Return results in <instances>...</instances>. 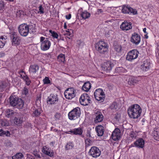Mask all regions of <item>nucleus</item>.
Returning a JSON list of instances; mask_svg holds the SVG:
<instances>
[{
	"mask_svg": "<svg viewBox=\"0 0 159 159\" xmlns=\"http://www.w3.org/2000/svg\"><path fill=\"white\" fill-rule=\"evenodd\" d=\"M39 68V66L37 65H31L29 69L30 73L34 74L38 71Z\"/></svg>",
	"mask_w": 159,
	"mask_h": 159,
	"instance_id": "393cba45",
	"label": "nucleus"
},
{
	"mask_svg": "<svg viewBox=\"0 0 159 159\" xmlns=\"http://www.w3.org/2000/svg\"><path fill=\"white\" fill-rule=\"evenodd\" d=\"M34 114L35 116H38L40 115V112L38 110H36L34 111Z\"/></svg>",
	"mask_w": 159,
	"mask_h": 159,
	"instance_id": "603ef678",
	"label": "nucleus"
},
{
	"mask_svg": "<svg viewBox=\"0 0 159 159\" xmlns=\"http://www.w3.org/2000/svg\"><path fill=\"white\" fill-rule=\"evenodd\" d=\"M91 85L89 81L85 82L83 85L82 89L85 92H88L91 88Z\"/></svg>",
	"mask_w": 159,
	"mask_h": 159,
	"instance_id": "cd10ccee",
	"label": "nucleus"
},
{
	"mask_svg": "<svg viewBox=\"0 0 159 159\" xmlns=\"http://www.w3.org/2000/svg\"><path fill=\"white\" fill-rule=\"evenodd\" d=\"M95 117L94 119V122L98 123L101 122L103 120V116L102 113L99 111H97L95 113Z\"/></svg>",
	"mask_w": 159,
	"mask_h": 159,
	"instance_id": "aec40b11",
	"label": "nucleus"
},
{
	"mask_svg": "<svg viewBox=\"0 0 159 159\" xmlns=\"http://www.w3.org/2000/svg\"><path fill=\"white\" fill-rule=\"evenodd\" d=\"M157 53H158V56H159V49L158 51L157 52Z\"/></svg>",
	"mask_w": 159,
	"mask_h": 159,
	"instance_id": "338daca9",
	"label": "nucleus"
},
{
	"mask_svg": "<svg viewBox=\"0 0 159 159\" xmlns=\"http://www.w3.org/2000/svg\"><path fill=\"white\" fill-rule=\"evenodd\" d=\"M58 100L57 95L52 94L48 97L47 103L48 104H54L57 103Z\"/></svg>",
	"mask_w": 159,
	"mask_h": 159,
	"instance_id": "ddd939ff",
	"label": "nucleus"
},
{
	"mask_svg": "<svg viewBox=\"0 0 159 159\" xmlns=\"http://www.w3.org/2000/svg\"><path fill=\"white\" fill-rule=\"evenodd\" d=\"M112 34L113 31L111 30H110L106 33L105 36L107 37H108L111 36Z\"/></svg>",
	"mask_w": 159,
	"mask_h": 159,
	"instance_id": "de8ad7c7",
	"label": "nucleus"
},
{
	"mask_svg": "<svg viewBox=\"0 0 159 159\" xmlns=\"http://www.w3.org/2000/svg\"><path fill=\"white\" fill-rule=\"evenodd\" d=\"M4 7V4L3 2H0V10L2 9Z\"/></svg>",
	"mask_w": 159,
	"mask_h": 159,
	"instance_id": "5fc2aeb1",
	"label": "nucleus"
},
{
	"mask_svg": "<svg viewBox=\"0 0 159 159\" xmlns=\"http://www.w3.org/2000/svg\"><path fill=\"white\" fill-rule=\"evenodd\" d=\"M42 152L44 153L50 157H53L54 155V152L53 151L51 152L49 148L46 146L43 147Z\"/></svg>",
	"mask_w": 159,
	"mask_h": 159,
	"instance_id": "5701e85b",
	"label": "nucleus"
},
{
	"mask_svg": "<svg viewBox=\"0 0 159 159\" xmlns=\"http://www.w3.org/2000/svg\"><path fill=\"white\" fill-rule=\"evenodd\" d=\"M80 15L82 18L84 19L89 18L90 16V14L86 11L82 12Z\"/></svg>",
	"mask_w": 159,
	"mask_h": 159,
	"instance_id": "c756f323",
	"label": "nucleus"
},
{
	"mask_svg": "<svg viewBox=\"0 0 159 159\" xmlns=\"http://www.w3.org/2000/svg\"><path fill=\"white\" fill-rule=\"evenodd\" d=\"M85 142L86 147H88L89 146H92L93 144L92 141L89 139H85Z\"/></svg>",
	"mask_w": 159,
	"mask_h": 159,
	"instance_id": "58836bf2",
	"label": "nucleus"
},
{
	"mask_svg": "<svg viewBox=\"0 0 159 159\" xmlns=\"http://www.w3.org/2000/svg\"><path fill=\"white\" fill-rule=\"evenodd\" d=\"M60 117H61V114L59 113H56V114L55 115V117L57 120L59 119Z\"/></svg>",
	"mask_w": 159,
	"mask_h": 159,
	"instance_id": "3c124183",
	"label": "nucleus"
},
{
	"mask_svg": "<svg viewBox=\"0 0 159 159\" xmlns=\"http://www.w3.org/2000/svg\"><path fill=\"white\" fill-rule=\"evenodd\" d=\"M101 153L100 150L98 148L95 146L92 147L89 152V155L95 158L99 157Z\"/></svg>",
	"mask_w": 159,
	"mask_h": 159,
	"instance_id": "9d476101",
	"label": "nucleus"
},
{
	"mask_svg": "<svg viewBox=\"0 0 159 159\" xmlns=\"http://www.w3.org/2000/svg\"><path fill=\"white\" fill-rule=\"evenodd\" d=\"M79 100L80 104L83 106L88 105L91 101L89 96L86 93L82 95L80 97Z\"/></svg>",
	"mask_w": 159,
	"mask_h": 159,
	"instance_id": "1a4fd4ad",
	"label": "nucleus"
},
{
	"mask_svg": "<svg viewBox=\"0 0 159 159\" xmlns=\"http://www.w3.org/2000/svg\"><path fill=\"white\" fill-rule=\"evenodd\" d=\"M139 54V52L137 50H133L127 53L126 59L127 61L132 62L138 57Z\"/></svg>",
	"mask_w": 159,
	"mask_h": 159,
	"instance_id": "0eeeda50",
	"label": "nucleus"
},
{
	"mask_svg": "<svg viewBox=\"0 0 159 159\" xmlns=\"http://www.w3.org/2000/svg\"><path fill=\"white\" fill-rule=\"evenodd\" d=\"M64 28L65 29H66L67 25H66V22H65L64 24Z\"/></svg>",
	"mask_w": 159,
	"mask_h": 159,
	"instance_id": "680f3d73",
	"label": "nucleus"
},
{
	"mask_svg": "<svg viewBox=\"0 0 159 159\" xmlns=\"http://www.w3.org/2000/svg\"><path fill=\"white\" fill-rule=\"evenodd\" d=\"M98 135L99 136H102L104 132V129L103 126L101 125L97 126L95 128Z\"/></svg>",
	"mask_w": 159,
	"mask_h": 159,
	"instance_id": "a878e982",
	"label": "nucleus"
},
{
	"mask_svg": "<svg viewBox=\"0 0 159 159\" xmlns=\"http://www.w3.org/2000/svg\"><path fill=\"white\" fill-rule=\"evenodd\" d=\"M0 124L2 126H7L9 125L8 122L6 120H1L0 121Z\"/></svg>",
	"mask_w": 159,
	"mask_h": 159,
	"instance_id": "ea45409f",
	"label": "nucleus"
},
{
	"mask_svg": "<svg viewBox=\"0 0 159 159\" xmlns=\"http://www.w3.org/2000/svg\"><path fill=\"white\" fill-rule=\"evenodd\" d=\"M134 144L135 147L139 148H143L144 145V141L141 138L137 139L134 142Z\"/></svg>",
	"mask_w": 159,
	"mask_h": 159,
	"instance_id": "4be33fe9",
	"label": "nucleus"
},
{
	"mask_svg": "<svg viewBox=\"0 0 159 159\" xmlns=\"http://www.w3.org/2000/svg\"><path fill=\"white\" fill-rule=\"evenodd\" d=\"M33 154L36 157L39 158L40 157L39 150H34L33 152Z\"/></svg>",
	"mask_w": 159,
	"mask_h": 159,
	"instance_id": "a18cd8bd",
	"label": "nucleus"
},
{
	"mask_svg": "<svg viewBox=\"0 0 159 159\" xmlns=\"http://www.w3.org/2000/svg\"><path fill=\"white\" fill-rule=\"evenodd\" d=\"M142 109L140 106L135 104L131 105L128 109V113L131 118L136 119L140 116Z\"/></svg>",
	"mask_w": 159,
	"mask_h": 159,
	"instance_id": "f257e3e1",
	"label": "nucleus"
},
{
	"mask_svg": "<svg viewBox=\"0 0 159 159\" xmlns=\"http://www.w3.org/2000/svg\"><path fill=\"white\" fill-rule=\"evenodd\" d=\"M141 37L139 35L136 33L133 34L131 38V42L136 45H138L140 43Z\"/></svg>",
	"mask_w": 159,
	"mask_h": 159,
	"instance_id": "4468645a",
	"label": "nucleus"
},
{
	"mask_svg": "<svg viewBox=\"0 0 159 159\" xmlns=\"http://www.w3.org/2000/svg\"><path fill=\"white\" fill-rule=\"evenodd\" d=\"M122 12L124 14H136L137 13V11L129 7L126 6H123L121 10Z\"/></svg>",
	"mask_w": 159,
	"mask_h": 159,
	"instance_id": "2eb2a0df",
	"label": "nucleus"
},
{
	"mask_svg": "<svg viewBox=\"0 0 159 159\" xmlns=\"http://www.w3.org/2000/svg\"><path fill=\"white\" fill-rule=\"evenodd\" d=\"M75 90L73 88L67 89L64 92L66 98L68 99H71L75 97Z\"/></svg>",
	"mask_w": 159,
	"mask_h": 159,
	"instance_id": "f8f14e48",
	"label": "nucleus"
},
{
	"mask_svg": "<svg viewBox=\"0 0 159 159\" xmlns=\"http://www.w3.org/2000/svg\"><path fill=\"white\" fill-rule=\"evenodd\" d=\"M19 73L20 74V77L25 81L26 84L27 85H29L31 83V81L25 73L23 70H21L19 72Z\"/></svg>",
	"mask_w": 159,
	"mask_h": 159,
	"instance_id": "f3484780",
	"label": "nucleus"
},
{
	"mask_svg": "<svg viewBox=\"0 0 159 159\" xmlns=\"http://www.w3.org/2000/svg\"><path fill=\"white\" fill-rule=\"evenodd\" d=\"M114 66V62L112 61H107L104 62L102 65V69L105 71L111 70Z\"/></svg>",
	"mask_w": 159,
	"mask_h": 159,
	"instance_id": "9b49d317",
	"label": "nucleus"
},
{
	"mask_svg": "<svg viewBox=\"0 0 159 159\" xmlns=\"http://www.w3.org/2000/svg\"><path fill=\"white\" fill-rule=\"evenodd\" d=\"M73 31L72 30L68 29V33H67V34L69 36L71 37L73 35Z\"/></svg>",
	"mask_w": 159,
	"mask_h": 159,
	"instance_id": "8fccbe9b",
	"label": "nucleus"
},
{
	"mask_svg": "<svg viewBox=\"0 0 159 159\" xmlns=\"http://www.w3.org/2000/svg\"><path fill=\"white\" fill-rule=\"evenodd\" d=\"M23 155L21 153H16V155L12 157V159H21Z\"/></svg>",
	"mask_w": 159,
	"mask_h": 159,
	"instance_id": "72a5a7b5",
	"label": "nucleus"
},
{
	"mask_svg": "<svg viewBox=\"0 0 159 159\" xmlns=\"http://www.w3.org/2000/svg\"><path fill=\"white\" fill-rule=\"evenodd\" d=\"M143 31L145 34L147 33L146 32V28H144L143 29Z\"/></svg>",
	"mask_w": 159,
	"mask_h": 159,
	"instance_id": "bf43d9fd",
	"label": "nucleus"
},
{
	"mask_svg": "<svg viewBox=\"0 0 159 159\" xmlns=\"http://www.w3.org/2000/svg\"><path fill=\"white\" fill-rule=\"evenodd\" d=\"M49 32L51 34L52 36L54 38L57 39L58 35L54 31H52L51 30H49Z\"/></svg>",
	"mask_w": 159,
	"mask_h": 159,
	"instance_id": "37998d69",
	"label": "nucleus"
},
{
	"mask_svg": "<svg viewBox=\"0 0 159 159\" xmlns=\"http://www.w3.org/2000/svg\"><path fill=\"white\" fill-rule=\"evenodd\" d=\"M28 91L29 90L28 89L25 87L22 91V93L23 94L26 95L28 94Z\"/></svg>",
	"mask_w": 159,
	"mask_h": 159,
	"instance_id": "09e8293b",
	"label": "nucleus"
},
{
	"mask_svg": "<svg viewBox=\"0 0 159 159\" xmlns=\"http://www.w3.org/2000/svg\"><path fill=\"white\" fill-rule=\"evenodd\" d=\"M120 130L118 128H116L113 132L111 134V137L113 140L116 141L120 139Z\"/></svg>",
	"mask_w": 159,
	"mask_h": 159,
	"instance_id": "a211bd4d",
	"label": "nucleus"
},
{
	"mask_svg": "<svg viewBox=\"0 0 159 159\" xmlns=\"http://www.w3.org/2000/svg\"><path fill=\"white\" fill-rule=\"evenodd\" d=\"M94 94L95 98L98 101L103 102L104 100L105 94L102 89H97L94 92Z\"/></svg>",
	"mask_w": 159,
	"mask_h": 159,
	"instance_id": "6e6552de",
	"label": "nucleus"
},
{
	"mask_svg": "<svg viewBox=\"0 0 159 159\" xmlns=\"http://www.w3.org/2000/svg\"><path fill=\"white\" fill-rule=\"evenodd\" d=\"M138 81L133 78L130 79L128 81V83L130 85H134L137 83Z\"/></svg>",
	"mask_w": 159,
	"mask_h": 159,
	"instance_id": "473e14b6",
	"label": "nucleus"
},
{
	"mask_svg": "<svg viewBox=\"0 0 159 159\" xmlns=\"http://www.w3.org/2000/svg\"><path fill=\"white\" fill-rule=\"evenodd\" d=\"M150 66V62L147 60H145L141 64V69L143 71H146L149 70Z\"/></svg>",
	"mask_w": 159,
	"mask_h": 159,
	"instance_id": "412c9836",
	"label": "nucleus"
},
{
	"mask_svg": "<svg viewBox=\"0 0 159 159\" xmlns=\"http://www.w3.org/2000/svg\"><path fill=\"white\" fill-rule=\"evenodd\" d=\"M66 32L67 33H68V29L67 30H66Z\"/></svg>",
	"mask_w": 159,
	"mask_h": 159,
	"instance_id": "774afa93",
	"label": "nucleus"
},
{
	"mask_svg": "<svg viewBox=\"0 0 159 159\" xmlns=\"http://www.w3.org/2000/svg\"><path fill=\"white\" fill-rule=\"evenodd\" d=\"M103 12V10L101 9H98L97 10V13L98 14H100Z\"/></svg>",
	"mask_w": 159,
	"mask_h": 159,
	"instance_id": "4d7b16f0",
	"label": "nucleus"
},
{
	"mask_svg": "<svg viewBox=\"0 0 159 159\" xmlns=\"http://www.w3.org/2000/svg\"><path fill=\"white\" fill-rule=\"evenodd\" d=\"M40 48L42 50L46 51L49 49L51 45V42L47 38L43 37L40 38Z\"/></svg>",
	"mask_w": 159,
	"mask_h": 159,
	"instance_id": "39448f33",
	"label": "nucleus"
},
{
	"mask_svg": "<svg viewBox=\"0 0 159 159\" xmlns=\"http://www.w3.org/2000/svg\"><path fill=\"white\" fill-rule=\"evenodd\" d=\"M127 71V70L122 67H118L115 69V72L119 74L125 73Z\"/></svg>",
	"mask_w": 159,
	"mask_h": 159,
	"instance_id": "c85d7f7f",
	"label": "nucleus"
},
{
	"mask_svg": "<svg viewBox=\"0 0 159 159\" xmlns=\"http://www.w3.org/2000/svg\"><path fill=\"white\" fill-rule=\"evenodd\" d=\"M152 134L154 138L157 140H159V127L154 129Z\"/></svg>",
	"mask_w": 159,
	"mask_h": 159,
	"instance_id": "bb28decb",
	"label": "nucleus"
},
{
	"mask_svg": "<svg viewBox=\"0 0 159 159\" xmlns=\"http://www.w3.org/2000/svg\"><path fill=\"white\" fill-rule=\"evenodd\" d=\"M15 113L12 110L8 109L6 111V116L7 117H10L14 115Z\"/></svg>",
	"mask_w": 159,
	"mask_h": 159,
	"instance_id": "7c9ffc66",
	"label": "nucleus"
},
{
	"mask_svg": "<svg viewBox=\"0 0 159 159\" xmlns=\"http://www.w3.org/2000/svg\"><path fill=\"white\" fill-rule=\"evenodd\" d=\"M87 136L88 137H90V135L89 133H88V134L87 135Z\"/></svg>",
	"mask_w": 159,
	"mask_h": 159,
	"instance_id": "0e129e2a",
	"label": "nucleus"
},
{
	"mask_svg": "<svg viewBox=\"0 0 159 159\" xmlns=\"http://www.w3.org/2000/svg\"><path fill=\"white\" fill-rule=\"evenodd\" d=\"M96 50L101 54H104L108 51L107 44L102 41H100L95 44Z\"/></svg>",
	"mask_w": 159,
	"mask_h": 159,
	"instance_id": "7ed1b4c3",
	"label": "nucleus"
},
{
	"mask_svg": "<svg viewBox=\"0 0 159 159\" xmlns=\"http://www.w3.org/2000/svg\"><path fill=\"white\" fill-rule=\"evenodd\" d=\"M66 17L67 19L69 20L70 19L71 17V15L69 14L68 15L66 16Z\"/></svg>",
	"mask_w": 159,
	"mask_h": 159,
	"instance_id": "6e6d98bb",
	"label": "nucleus"
},
{
	"mask_svg": "<svg viewBox=\"0 0 159 159\" xmlns=\"http://www.w3.org/2000/svg\"><path fill=\"white\" fill-rule=\"evenodd\" d=\"M6 42V38L3 36L0 37V48H2Z\"/></svg>",
	"mask_w": 159,
	"mask_h": 159,
	"instance_id": "2f4dec72",
	"label": "nucleus"
},
{
	"mask_svg": "<svg viewBox=\"0 0 159 159\" xmlns=\"http://www.w3.org/2000/svg\"><path fill=\"white\" fill-rule=\"evenodd\" d=\"M81 114L80 108L79 107H76L68 114L69 119L70 120H75L79 118Z\"/></svg>",
	"mask_w": 159,
	"mask_h": 159,
	"instance_id": "20e7f679",
	"label": "nucleus"
},
{
	"mask_svg": "<svg viewBox=\"0 0 159 159\" xmlns=\"http://www.w3.org/2000/svg\"><path fill=\"white\" fill-rule=\"evenodd\" d=\"M120 27V29L124 31H127L132 28L131 24L126 21H125L122 23Z\"/></svg>",
	"mask_w": 159,
	"mask_h": 159,
	"instance_id": "6ab92c4d",
	"label": "nucleus"
},
{
	"mask_svg": "<svg viewBox=\"0 0 159 159\" xmlns=\"http://www.w3.org/2000/svg\"><path fill=\"white\" fill-rule=\"evenodd\" d=\"M130 136L133 139H135L137 135L134 132L131 131L130 133Z\"/></svg>",
	"mask_w": 159,
	"mask_h": 159,
	"instance_id": "49530a36",
	"label": "nucleus"
},
{
	"mask_svg": "<svg viewBox=\"0 0 159 159\" xmlns=\"http://www.w3.org/2000/svg\"><path fill=\"white\" fill-rule=\"evenodd\" d=\"M7 1H9V2H13L14 0H7Z\"/></svg>",
	"mask_w": 159,
	"mask_h": 159,
	"instance_id": "69168bd1",
	"label": "nucleus"
},
{
	"mask_svg": "<svg viewBox=\"0 0 159 159\" xmlns=\"http://www.w3.org/2000/svg\"><path fill=\"white\" fill-rule=\"evenodd\" d=\"M10 134L9 132L8 131H3L2 129H0V136H2L4 135H6L7 136H10Z\"/></svg>",
	"mask_w": 159,
	"mask_h": 159,
	"instance_id": "f704fd0d",
	"label": "nucleus"
},
{
	"mask_svg": "<svg viewBox=\"0 0 159 159\" xmlns=\"http://www.w3.org/2000/svg\"><path fill=\"white\" fill-rule=\"evenodd\" d=\"M18 30L20 34L23 37L27 36L29 32V26L26 24L20 25L18 27Z\"/></svg>",
	"mask_w": 159,
	"mask_h": 159,
	"instance_id": "423d86ee",
	"label": "nucleus"
},
{
	"mask_svg": "<svg viewBox=\"0 0 159 159\" xmlns=\"http://www.w3.org/2000/svg\"><path fill=\"white\" fill-rule=\"evenodd\" d=\"M148 33H147L146 34L144 35V37L145 38L147 39L148 38Z\"/></svg>",
	"mask_w": 159,
	"mask_h": 159,
	"instance_id": "13d9d810",
	"label": "nucleus"
},
{
	"mask_svg": "<svg viewBox=\"0 0 159 159\" xmlns=\"http://www.w3.org/2000/svg\"><path fill=\"white\" fill-rule=\"evenodd\" d=\"M54 142H52L50 143V145L51 146H53L54 145Z\"/></svg>",
	"mask_w": 159,
	"mask_h": 159,
	"instance_id": "052dcab7",
	"label": "nucleus"
},
{
	"mask_svg": "<svg viewBox=\"0 0 159 159\" xmlns=\"http://www.w3.org/2000/svg\"><path fill=\"white\" fill-rule=\"evenodd\" d=\"M43 82L44 84H50L51 82L49 78L48 77H45L43 80Z\"/></svg>",
	"mask_w": 159,
	"mask_h": 159,
	"instance_id": "79ce46f5",
	"label": "nucleus"
},
{
	"mask_svg": "<svg viewBox=\"0 0 159 159\" xmlns=\"http://www.w3.org/2000/svg\"><path fill=\"white\" fill-rule=\"evenodd\" d=\"M57 59L59 61L64 62L65 61V55L62 54H60L58 56Z\"/></svg>",
	"mask_w": 159,
	"mask_h": 159,
	"instance_id": "c9c22d12",
	"label": "nucleus"
},
{
	"mask_svg": "<svg viewBox=\"0 0 159 159\" xmlns=\"http://www.w3.org/2000/svg\"><path fill=\"white\" fill-rule=\"evenodd\" d=\"M69 132L75 135H82L83 131L81 128L79 127L71 130L69 131Z\"/></svg>",
	"mask_w": 159,
	"mask_h": 159,
	"instance_id": "b1692460",
	"label": "nucleus"
},
{
	"mask_svg": "<svg viewBox=\"0 0 159 159\" xmlns=\"http://www.w3.org/2000/svg\"><path fill=\"white\" fill-rule=\"evenodd\" d=\"M26 156H27L26 159H34V157L30 154H27Z\"/></svg>",
	"mask_w": 159,
	"mask_h": 159,
	"instance_id": "864d4df0",
	"label": "nucleus"
},
{
	"mask_svg": "<svg viewBox=\"0 0 159 159\" xmlns=\"http://www.w3.org/2000/svg\"><path fill=\"white\" fill-rule=\"evenodd\" d=\"M12 44L19 45L20 43L21 40L20 37L18 36L17 34L15 32H12L11 35Z\"/></svg>",
	"mask_w": 159,
	"mask_h": 159,
	"instance_id": "dca6fc26",
	"label": "nucleus"
},
{
	"mask_svg": "<svg viewBox=\"0 0 159 159\" xmlns=\"http://www.w3.org/2000/svg\"><path fill=\"white\" fill-rule=\"evenodd\" d=\"M14 121L15 124H16L19 125L21 124L23 120L21 118H20L19 117H16L14 120Z\"/></svg>",
	"mask_w": 159,
	"mask_h": 159,
	"instance_id": "e433bc0d",
	"label": "nucleus"
},
{
	"mask_svg": "<svg viewBox=\"0 0 159 159\" xmlns=\"http://www.w3.org/2000/svg\"><path fill=\"white\" fill-rule=\"evenodd\" d=\"M115 50L117 52H120L121 49V46L119 45H116L114 46Z\"/></svg>",
	"mask_w": 159,
	"mask_h": 159,
	"instance_id": "c03bdc74",
	"label": "nucleus"
},
{
	"mask_svg": "<svg viewBox=\"0 0 159 159\" xmlns=\"http://www.w3.org/2000/svg\"><path fill=\"white\" fill-rule=\"evenodd\" d=\"M0 55L1 56H4L5 55V53L3 52L0 53Z\"/></svg>",
	"mask_w": 159,
	"mask_h": 159,
	"instance_id": "e2e57ef3",
	"label": "nucleus"
},
{
	"mask_svg": "<svg viewBox=\"0 0 159 159\" xmlns=\"http://www.w3.org/2000/svg\"><path fill=\"white\" fill-rule=\"evenodd\" d=\"M74 145L72 143H67L65 146V148L66 150H70L73 149L74 147Z\"/></svg>",
	"mask_w": 159,
	"mask_h": 159,
	"instance_id": "4c0bfd02",
	"label": "nucleus"
},
{
	"mask_svg": "<svg viewBox=\"0 0 159 159\" xmlns=\"http://www.w3.org/2000/svg\"><path fill=\"white\" fill-rule=\"evenodd\" d=\"M9 102L12 106H16L18 109L22 108L24 106V103L21 99L15 96H10Z\"/></svg>",
	"mask_w": 159,
	"mask_h": 159,
	"instance_id": "f03ea898",
	"label": "nucleus"
},
{
	"mask_svg": "<svg viewBox=\"0 0 159 159\" xmlns=\"http://www.w3.org/2000/svg\"><path fill=\"white\" fill-rule=\"evenodd\" d=\"M39 11H37V13L39 14H42L44 13V9L42 5H40L38 7Z\"/></svg>",
	"mask_w": 159,
	"mask_h": 159,
	"instance_id": "a19ab883",
	"label": "nucleus"
}]
</instances>
